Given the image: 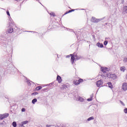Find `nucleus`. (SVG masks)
Segmentation results:
<instances>
[{
  "instance_id": "obj_1",
  "label": "nucleus",
  "mask_w": 127,
  "mask_h": 127,
  "mask_svg": "<svg viewBox=\"0 0 127 127\" xmlns=\"http://www.w3.org/2000/svg\"><path fill=\"white\" fill-rule=\"evenodd\" d=\"M84 59V58L81 56H78L76 53H73V56H71L70 61L72 64H74V61Z\"/></svg>"
},
{
  "instance_id": "obj_2",
  "label": "nucleus",
  "mask_w": 127,
  "mask_h": 127,
  "mask_svg": "<svg viewBox=\"0 0 127 127\" xmlns=\"http://www.w3.org/2000/svg\"><path fill=\"white\" fill-rule=\"evenodd\" d=\"M101 77L102 78H107V77L109 79H111V80H116L118 78V76L115 73H108L105 75L102 74Z\"/></svg>"
},
{
  "instance_id": "obj_3",
  "label": "nucleus",
  "mask_w": 127,
  "mask_h": 127,
  "mask_svg": "<svg viewBox=\"0 0 127 127\" xmlns=\"http://www.w3.org/2000/svg\"><path fill=\"white\" fill-rule=\"evenodd\" d=\"M102 20V19H97L95 17H92L91 21L94 23H98V22H99V21H101Z\"/></svg>"
},
{
  "instance_id": "obj_4",
  "label": "nucleus",
  "mask_w": 127,
  "mask_h": 127,
  "mask_svg": "<svg viewBox=\"0 0 127 127\" xmlns=\"http://www.w3.org/2000/svg\"><path fill=\"white\" fill-rule=\"evenodd\" d=\"M8 115L9 114L8 113L0 114V120H3L4 119L7 118V117H8Z\"/></svg>"
},
{
  "instance_id": "obj_5",
  "label": "nucleus",
  "mask_w": 127,
  "mask_h": 127,
  "mask_svg": "<svg viewBox=\"0 0 127 127\" xmlns=\"http://www.w3.org/2000/svg\"><path fill=\"white\" fill-rule=\"evenodd\" d=\"M101 71L103 72L102 75H106V74H108L107 72L108 71L107 67H101Z\"/></svg>"
},
{
  "instance_id": "obj_6",
  "label": "nucleus",
  "mask_w": 127,
  "mask_h": 127,
  "mask_svg": "<svg viewBox=\"0 0 127 127\" xmlns=\"http://www.w3.org/2000/svg\"><path fill=\"white\" fill-rule=\"evenodd\" d=\"M96 86L97 87H103V81L101 80H98L96 82Z\"/></svg>"
},
{
  "instance_id": "obj_7",
  "label": "nucleus",
  "mask_w": 127,
  "mask_h": 127,
  "mask_svg": "<svg viewBox=\"0 0 127 127\" xmlns=\"http://www.w3.org/2000/svg\"><path fill=\"white\" fill-rule=\"evenodd\" d=\"M76 101H78L79 102H84L85 101V99L81 96H78Z\"/></svg>"
},
{
  "instance_id": "obj_8",
  "label": "nucleus",
  "mask_w": 127,
  "mask_h": 127,
  "mask_svg": "<svg viewBox=\"0 0 127 127\" xmlns=\"http://www.w3.org/2000/svg\"><path fill=\"white\" fill-rule=\"evenodd\" d=\"M13 32V28H9V29H7L6 31V33H12Z\"/></svg>"
},
{
  "instance_id": "obj_9",
  "label": "nucleus",
  "mask_w": 127,
  "mask_h": 127,
  "mask_svg": "<svg viewBox=\"0 0 127 127\" xmlns=\"http://www.w3.org/2000/svg\"><path fill=\"white\" fill-rule=\"evenodd\" d=\"M57 80L58 81V83H59V84L61 83V82H62V78H61V76L59 75L57 76Z\"/></svg>"
},
{
  "instance_id": "obj_10",
  "label": "nucleus",
  "mask_w": 127,
  "mask_h": 127,
  "mask_svg": "<svg viewBox=\"0 0 127 127\" xmlns=\"http://www.w3.org/2000/svg\"><path fill=\"white\" fill-rule=\"evenodd\" d=\"M26 82H27V84L28 85V86H31V85L32 84H33V82L30 81L29 79L26 78Z\"/></svg>"
},
{
  "instance_id": "obj_11",
  "label": "nucleus",
  "mask_w": 127,
  "mask_h": 127,
  "mask_svg": "<svg viewBox=\"0 0 127 127\" xmlns=\"http://www.w3.org/2000/svg\"><path fill=\"white\" fill-rule=\"evenodd\" d=\"M123 89L124 91H127V84L126 83H124L123 84Z\"/></svg>"
},
{
  "instance_id": "obj_12",
  "label": "nucleus",
  "mask_w": 127,
  "mask_h": 127,
  "mask_svg": "<svg viewBox=\"0 0 127 127\" xmlns=\"http://www.w3.org/2000/svg\"><path fill=\"white\" fill-rule=\"evenodd\" d=\"M96 46H97L99 48H103V47H104V44L99 42L96 44Z\"/></svg>"
},
{
  "instance_id": "obj_13",
  "label": "nucleus",
  "mask_w": 127,
  "mask_h": 127,
  "mask_svg": "<svg viewBox=\"0 0 127 127\" xmlns=\"http://www.w3.org/2000/svg\"><path fill=\"white\" fill-rule=\"evenodd\" d=\"M73 84H74V85H76V86H78V85H79V84H80V82H79L78 80H74L73 81Z\"/></svg>"
},
{
  "instance_id": "obj_14",
  "label": "nucleus",
  "mask_w": 127,
  "mask_h": 127,
  "mask_svg": "<svg viewBox=\"0 0 127 127\" xmlns=\"http://www.w3.org/2000/svg\"><path fill=\"white\" fill-rule=\"evenodd\" d=\"M109 88H110L111 89H113V84H112V82H109L108 83Z\"/></svg>"
},
{
  "instance_id": "obj_15",
  "label": "nucleus",
  "mask_w": 127,
  "mask_h": 127,
  "mask_svg": "<svg viewBox=\"0 0 127 127\" xmlns=\"http://www.w3.org/2000/svg\"><path fill=\"white\" fill-rule=\"evenodd\" d=\"M9 23L10 24V25L11 26V24H13V21H12V19H11V17L9 18Z\"/></svg>"
},
{
  "instance_id": "obj_16",
  "label": "nucleus",
  "mask_w": 127,
  "mask_h": 127,
  "mask_svg": "<svg viewBox=\"0 0 127 127\" xmlns=\"http://www.w3.org/2000/svg\"><path fill=\"white\" fill-rule=\"evenodd\" d=\"M123 11L126 12V13H127V6H124L123 7Z\"/></svg>"
},
{
  "instance_id": "obj_17",
  "label": "nucleus",
  "mask_w": 127,
  "mask_h": 127,
  "mask_svg": "<svg viewBox=\"0 0 127 127\" xmlns=\"http://www.w3.org/2000/svg\"><path fill=\"white\" fill-rule=\"evenodd\" d=\"M50 15H51V16H53L54 17L56 16V15L55 14V13H54V12H51L50 13H49Z\"/></svg>"
},
{
  "instance_id": "obj_18",
  "label": "nucleus",
  "mask_w": 127,
  "mask_h": 127,
  "mask_svg": "<svg viewBox=\"0 0 127 127\" xmlns=\"http://www.w3.org/2000/svg\"><path fill=\"white\" fill-rule=\"evenodd\" d=\"M120 70L123 71V72H125V71H126V67L125 66H121L120 67Z\"/></svg>"
},
{
  "instance_id": "obj_19",
  "label": "nucleus",
  "mask_w": 127,
  "mask_h": 127,
  "mask_svg": "<svg viewBox=\"0 0 127 127\" xmlns=\"http://www.w3.org/2000/svg\"><path fill=\"white\" fill-rule=\"evenodd\" d=\"M36 102H37V99L36 98H34L32 100V104H33V105H34V104H35Z\"/></svg>"
},
{
  "instance_id": "obj_20",
  "label": "nucleus",
  "mask_w": 127,
  "mask_h": 127,
  "mask_svg": "<svg viewBox=\"0 0 127 127\" xmlns=\"http://www.w3.org/2000/svg\"><path fill=\"white\" fill-rule=\"evenodd\" d=\"M93 120H94V117L92 116L87 119V121L90 122V121H92Z\"/></svg>"
},
{
  "instance_id": "obj_21",
  "label": "nucleus",
  "mask_w": 127,
  "mask_h": 127,
  "mask_svg": "<svg viewBox=\"0 0 127 127\" xmlns=\"http://www.w3.org/2000/svg\"><path fill=\"white\" fill-rule=\"evenodd\" d=\"M21 124H22L23 126H24V125H27V124H28V121H25L21 122Z\"/></svg>"
},
{
  "instance_id": "obj_22",
  "label": "nucleus",
  "mask_w": 127,
  "mask_h": 127,
  "mask_svg": "<svg viewBox=\"0 0 127 127\" xmlns=\"http://www.w3.org/2000/svg\"><path fill=\"white\" fill-rule=\"evenodd\" d=\"M42 89V87L40 86H39L36 88V90H37V91H39V90H41Z\"/></svg>"
},
{
  "instance_id": "obj_23",
  "label": "nucleus",
  "mask_w": 127,
  "mask_h": 127,
  "mask_svg": "<svg viewBox=\"0 0 127 127\" xmlns=\"http://www.w3.org/2000/svg\"><path fill=\"white\" fill-rule=\"evenodd\" d=\"M75 9L69 10L68 11L66 12L64 14H67V13H70V12H72V11H74Z\"/></svg>"
},
{
  "instance_id": "obj_24",
  "label": "nucleus",
  "mask_w": 127,
  "mask_h": 127,
  "mask_svg": "<svg viewBox=\"0 0 127 127\" xmlns=\"http://www.w3.org/2000/svg\"><path fill=\"white\" fill-rule=\"evenodd\" d=\"M124 63L126 64V65H127V58H125L123 60Z\"/></svg>"
},
{
  "instance_id": "obj_25",
  "label": "nucleus",
  "mask_w": 127,
  "mask_h": 127,
  "mask_svg": "<svg viewBox=\"0 0 127 127\" xmlns=\"http://www.w3.org/2000/svg\"><path fill=\"white\" fill-rule=\"evenodd\" d=\"M12 125L13 127H16L17 125L16 124V122H13L12 124Z\"/></svg>"
},
{
  "instance_id": "obj_26",
  "label": "nucleus",
  "mask_w": 127,
  "mask_h": 127,
  "mask_svg": "<svg viewBox=\"0 0 127 127\" xmlns=\"http://www.w3.org/2000/svg\"><path fill=\"white\" fill-rule=\"evenodd\" d=\"M83 82H84V80H83V79L79 78L78 79V83H79V84H80V83H83Z\"/></svg>"
},
{
  "instance_id": "obj_27",
  "label": "nucleus",
  "mask_w": 127,
  "mask_h": 127,
  "mask_svg": "<svg viewBox=\"0 0 127 127\" xmlns=\"http://www.w3.org/2000/svg\"><path fill=\"white\" fill-rule=\"evenodd\" d=\"M93 100V96H91L90 98L87 99L88 102H91Z\"/></svg>"
},
{
  "instance_id": "obj_28",
  "label": "nucleus",
  "mask_w": 127,
  "mask_h": 127,
  "mask_svg": "<svg viewBox=\"0 0 127 127\" xmlns=\"http://www.w3.org/2000/svg\"><path fill=\"white\" fill-rule=\"evenodd\" d=\"M72 56H74V54H70V55H69L66 56V58H70V57L71 58Z\"/></svg>"
},
{
  "instance_id": "obj_29",
  "label": "nucleus",
  "mask_w": 127,
  "mask_h": 127,
  "mask_svg": "<svg viewBox=\"0 0 127 127\" xmlns=\"http://www.w3.org/2000/svg\"><path fill=\"white\" fill-rule=\"evenodd\" d=\"M104 44L106 46L108 44V41H105L104 42Z\"/></svg>"
},
{
  "instance_id": "obj_30",
  "label": "nucleus",
  "mask_w": 127,
  "mask_h": 127,
  "mask_svg": "<svg viewBox=\"0 0 127 127\" xmlns=\"http://www.w3.org/2000/svg\"><path fill=\"white\" fill-rule=\"evenodd\" d=\"M38 94V93L35 92H34L32 94V95H33L34 96H36V95H37Z\"/></svg>"
},
{
  "instance_id": "obj_31",
  "label": "nucleus",
  "mask_w": 127,
  "mask_h": 127,
  "mask_svg": "<svg viewBox=\"0 0 127 127\" xmlns=\"http://www.w3.org/2000/svg\"><path fill=\"white\" fill-rule=\"evenodd\" d=\"M120 102L121 105H122V106H125V103H124V102H123L122 100H120Z\"/></svg>"
},
{
  "instance_id": "obj_32",
  "label": "nucleus",
  "mask_w": 127,
  "mask_h": 127,
  "mask_svg": "<svg viewBox=\"0 0 127 127\" xmlns=\"http://www.w3.org/2000/svg\"><path fill=\"white\" fill-rule=\"evenodd\" d=\"M124 112L125 114H127V108H125L124 110Z\"/></svg>"
},
{
  "instance_id": "obj_33",
  "label": "nucleus",
  "mask_w": 127,
  "mask_h": 127,
  "mask_svg": "<svg viewBox=\"0 0 127 127\" xmlns=\"http://www.w3.org/2000/svg\"><path fill=\"white\" fill-rule=\"evenodd\" d=\"M6 13H7V15H8V16H10V14H9V11H7Z\"/></svg>"
},
{
  "instance_id": "obj_34",
  "label": "nucleus",
  "mask_w": 127,
  "mask_h": 127,
  "mask_svg": "<svg viewBox=\"0 0 127 127\" xmlns=\"http://www.w3.org/2000/svg\"><path fill=\"white\" fill-rule=\"evenodd\" d=\"M63 88H67V85H65V84H63L62 85Z\"/></svg>"
},
{
  "instance_id": "obj_35",
  "label": "nucleus",
  "mask_w": 127,
  "mask_h": 127,
  "mask_svg": "<svg viewBox=\"0 0 127 127\" xmlns=\"http://www.w3.org/2000/svg\"><path fill=\"white\" fill-rule=\"evenodd\" d=\"M52 126H53V127H54V125H46V127H52Z\"/></svg>"
},
{
  "instance_id": "obj_36",
  "label": "nucleus",
  "mask_w": 127,
  "mask_h": 127,
  "mask_svg": "<svg viewBox=\"0 0 127 127\" xmlns=\"http://www.w3.org/2000/svg\"><path fill=\"white\" fill-rule=\"evenodd\" d=\"M1 42H3V43H4V42H3V40H2V39L0 40V43H1Z\"/></svg>"
},
{
  "instance_id": "obj_37",
  "label": "nucleus",
  "mask_w": 127,
  "mask_h": 127,
  "mask_svg": "<svg viewBox=\"0 0 127 127\" xmlns=\"http://www.w3.org/2000/svg\"><path fill=\"white\" fill-rule=\"evenodd\" d=\"M21 111L22 112H25V109L22 108V110H21Z\"/></svg>"
},
{
  "instance_id": "obj_38",
  "label": "nucleus",
  "mask_w": 127,
  "mask_h": 127,
  "mask_svg": "<svg viewBox=\"0 0 127 127\" xmlns=\"http://www.w3.org/2000/svg\"><path fill=\"white\" fill-rule=\"evenodd\" d=\"M122 3L124 4L125 3V0H122Z\"/></svg>"
},
{
  "instance_id": "obj_39",
  "label": "nucleus",
  "mask_w": 127,
  "mask_h": 127,
  "mask_svg": "<svg viewBox=\"0 0 127 127\" xmlns=\"http://www.w3.org/2000/svg\"><path fill=\"white\" fill-rule=\"evenodd\" d=\"M43 91H46V90H47V88H44L42 89Z\"/></svg>"
},
{
  "instance_id": "obj_40",
  "label": "nucleus",
  "mask_w": 127,
  "mask_h": 127,
  "mask_svg": "<svg viewBox=\"0 0 127 127\" xmlns=\"http://www.w3.org/2000/svg\"><path fill=\"white\" fill-rule=\"evenodd\" d=\"M0 126H3V123H1L0 124Z\"/></svg>"
},
{
  "instance_id": "obj_41",
  "label": "nucleus",
  "mask_w": 127,
  "mask_h": 127,
  "mask_svg": "<svg viewBox=\"0 0 127 127\" xmlns=\"http://www.w3.org/2000/svg\"><path fill=\"white\" fill-rule=\"evenodd\" d=\"M27 32H34V33H36V32H33V31H27Z\"/></svg>"
},
{
  "instance_id": "obj_42",
  "label": "nucleus",
  "mask_w": 127,
  "mask_h": 127,
  "mask_svg": "<svg viewBox=\"0 0 127 127\" xmlns=\"http://www.w3.org/2000/svg\"><path fill=\"white\" fill-rule=\"evenodd\" d=\"M16 1H20V0H15Z\"/></svg>"
},
{
  "instance_id": "obj_43",
  "label": "nucleus",
  "mask_w": 127,
  "mask_h": 127,
  "mask_svg": "<svg viewBox=\"0 0 127 127\" xmlns=\"http://www.w3.org/2000/svg\"><path fill=\"white\" fill-rule=\"evenodd\" d=\"M84 9H81V10H84Z\"/></svg>"
},
{
  "instance_id": "obj_44",
  "label": "nucleus",
  "mask_w": 127,
  "mask_h": 127,
  "mask_svg": "<svg viewBox=\"0 0 127 127\" xmlns=\"http://www.w3.org/2000/svg\"><path fill=\"white\" fill-rule=\"evenodd\" d=\"M106 25H107V24H108V23H106Z\"/></svg>"
},
{
  "instance_id": "obj_45",
  "label": "nucleus",
  "mask_w": 127,
  "mask_h": 127,
  "mask_svg": "<svg viewBox=\"0 0 127 127\" xmlns=\"http://www.w3.org/2000/svg\"><path fill=\"white\" fill-rule=\"evenodd\" d=\"M24 2V1H23V2H22V3Z\"/></svg>"
},
{
  "instance_id": "obj_46",
  "label": "nucleus",
  "mask_w": 127,
  "mask_h": 127,
  "mask_svg": "<svg viewBox=\"0 0 127 127\" xmlns=\"http://www.w3.org/2000/svg\"><path fill=\"white\" fill-rule=\"evenodd\" d=\"M74 32V33H75V32Z\"/></svg>"
},
{
  "instance_id": "obj_47",
  "label": "nucleus",
  "mask_w": 127,
  "mask_h": 127,
  "mask_svg": "<svg viewBox=\"0 0 127 127\" xmlns=\"http://www.w3.org/2000/svg\"><path fill=\"white\" fill-rule=\"evenodd\" d=\"M41 5H42V4H41Z\"/></svg>"
},
{
  "instance_id": "obj_48",
  "label": "nucleus",
  "mask_w": 127,
  "mask_h": 127,
  "mask_svg": "<svg viewBox=\"0 0 127 127\" xmlns=\"http://www.w3.org/2000/svg\"><path fill=\"white\" fill-rule=\"evenodd\" d=\"M41 5H42V4H41Z\"/></svg>"
},
{
  "instance_id": "obj_49",
  "label": "nucleus",
  "mask_w": 127,
  "mask_h": 127,
  "mask_svg": "<svg viewBox=\"0 0 127 127\" xmlns=\"http://www.w3.org/2000/svg\"><path fill=\"white\" fill-rule=\"evenodd\" d=\"M41 5H42V4H41Z\"/></svg>"
},
{
  "instance_id": "obj_50",
  "label": "nucleus",
  "mask_w": 127,
  "mask_h": 127,
  "mask_svg": "<svg viewBox=\"0 0 127 127\" xmlns=\"http://www.w3.org/2000/svg\"><path fill=\"white\" fill-rule=\"evenodd\" d=\"M37 1L38 0H36Z\"/></svg>"
}]
</instances>
